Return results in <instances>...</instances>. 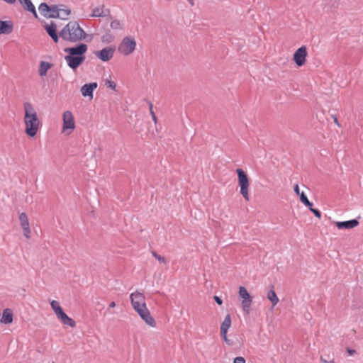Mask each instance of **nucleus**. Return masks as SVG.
<instances>
[{
	"mask_svg": "<svg viewBox=\"0 0 363 363\" xmlns=\"http://www.w3.org/2000/svg\"><path fill=\"white\" fill-rule=\"evenodd\" d=\"M23 108L24 133L28 138H34L41 128L40 119L34 106L30 102L23 103Z\"/></svg>",
	"mask_w": 363,
	"mask_h": 363,
	"instance_id": "obj_1",
	"label": "nucleus"
},
{
	"mask_svg": "<svg viewBox=\"0 0 363 363\" xmlns=\"http://www.w3.org/2000/svg\"><path fill=\"white\" fill-rule=\"evenodd\" d=\"M130 299L133 310L144 323L150 328H155L157 323L147 306L144 294L139 291L133 292L130 295Z\"/></svg>",
	"mask_w": 363,
	"mask_h": 363,
	"instance_id": "obj_2",
	"label": "nucleus"
},
{
	"mask_svg": "<svg viewBox=\"0 0 363 363\" xmlns=\"http://www.w3.org/2000/svg\"><path fill=\"white\" fill-rule=\"evenodd\" d=\"M86 33L77 21H69L60 32V37L64 40L77 43L84 40Z\"/></svg>",
	"mask_w": 363,
	"mask_h": 363,
	"instance_id": "obj_3",
	"label": "nucleus"
},
{
	"mask_svg": "<svg viewBox=\"0 0 363 363\" xmlns=\"http://www.w3.org/2000/svg\"><path fill=\"white\" fill-rule=\"evenodd\" d=\"M238 175V183L240 187V194L244 198L245 201H250V178L246 172L242 169L238 168L236 169Z\"/></svg>",
	"mask_w": 363,
	"mask_h": 363,
	"instance_id": "obj_4",
	"label": "nucleus"
},
{
	"mask_svg": "<svg viewBox=\"0 0 363 363\" xmlns=\"http://www.w3.org/2000/svg\"><path fill=\"white\" fill-rule=\"evenodd\" d=\"M62 125L61 134L65 136L70 135L76 129V121L71 111L67 110L62 113Z\"/></svg>",
	"mask_w": 363,
	"mask_h": 363,
	"instance_id": "obj_5",
	"label": "nucleus"
},
{
	"mask_svg": "<svg viewBox=\"0 0 363 363\" xmlns=\"http://www.w3.org/2000/svg\"><path fill=\"white\" fill-rule=\"evenodd\" d=\"M52 309L53 310L57 318L64 324L71 328L76 326L75 321L69 317L62 310L60 305V303L55 300H53L50 303Z\"/></svg>",
	"mask_w": 363,
	"mask_h": 363,
	"instance_id": "obj_6",
	"label": "nucleus"
},
{
	"mask_svg": "<svg viewBox=\"0 0 363 363\" xmlns=\"http://www.w3.org/2000/svg\"><path fill=\"white\" fill-rule=\"evenodd\" d=\"M136 45L137 43L133 37L126 36L122 39L118 45V51L123 56H128L134 52Z\"/></svg>",
	"mask_w": 363,
	"mask_h": 363,
	"instance_id": "obj_7",
	"label": "nucleus"
},
{
	"mask_svg": "<svg viewBox=\"0 0 363 363\" xmlns=\"http://www.w3.org/2000/svg\"><path fill=\"white\" fill-rule=\"evenodd\" d=\"M238 294L240 298H241L242 310L247 313H248L252 303V296L248 293L247 289L242 286L239 287Z\"/></svg>",
	"mask_w": 363,
	"mask_h": 363,
	"instance_id": "obj_8",
	"label": "nucleus"
},
{
	"mask_svg": "<svg viewBox=\"0 0 363 363\" xmlns=\"http://www.w3.org/2000/svg\"><path fill=\"white\" fill-rule=\"evenodd\" d=\"M308 57V49L306 45L298 48L293 55V60L297 67H302L306 64Z\"/></svg>",
	"mask_w": 363,
	"mask_h": 363,
	"instance_id": "obj_9",
	"label": "nucleus"
},
{
	"mask_svg": "<svg viewBox=\"0 0 363 363\" xmlns=\"http://www.w3.org/2000/svg\"><path fill=\"white\" fill-rule=\"evenodd\" d=\"M231 317L229 313H228L223 322L221 323L220 328V336L222 337L223 341L228 345H232L233 342L228 339L227 333L229 330V328L231 327Z\"/></svg>",
	"mask_w": 363,
	"mask_h": 363,
	"instance_id": "obj_10",
	"label": "nucleus"
},
{
	"mask_svg": "<svg viewBox=\"0 0 363 363\" xmlns=\"http://www.w3.org/2000/svg\"><path fill=\"white\" fill-rule=\"evenodd\" d=\"M88 46L86 44L81 43L74 47L67 48L65 49V52L67 55L85 57V53L87 52Z\"/></svg>",
	"mask_w": 363,
	"mask_h": 363,
	"instance_id": "obj_11",
	"label": "nucleus"
},
{
	"mask_svg": "<svg viewBox=\"0 0 363 363\" xmlns=\"http://www.w3.org/2000/svg\"><path fill=\"white\" fill-rule=\"evenodd\" d=\"M115 48L108 46L104 49L96 51L95 55L97 58L103 62H108L113 57L115 53Z\"/></svg>",
	"mask_w": 363,
	"mask_h": 363,
	"instance_id": "obj_12",
	"label": "nucleus"
},
{
	"mask_svg": "<svg viewBox=\"0 0 363 363\" xmlns=\"http://www.w3.org/2000/svg\"><path fill=\"white\" fill-rule=\"evenodd\" d=\"M20 225L23 230V235L26 239L30 238L31 230L30 227L29 220L26 213H21L18 216Z\"/></svg>",
	"mask_w": 363,
	"mask_h": 363,
	"instance_id": "obj_13",
	"label": "nucleus"
},
{
	"mask_svg": "<svg viewBox=\"0 0 363 363\" xmlns=\"http://www.w3.org/2000/svg\"><path fill=\"white\" fill-rule=\"evenodd\" d=\"M86 57H78L67 55L65 60L67 65L73 70L77 69L85 60Z\"/></svg>",
	"mask_w": 363,
	"mask_h": 363,
	"instance_id": "obj_14",
	"label": "nucleus"
},
{
	"mask_svg": "<svg viewBox=\"0 0 363 363\" xmlns=\"http://www.w3.org/2000/svg\"><path fill=\"white\" fill-rule=\"evenodd\" d=\"M98 87L96 82L85 84L81 87L80 91L84 97H88L89 101L94 98V91Z\"/></svg>",
	"mask_w": 363,
	"mask_h": 363,
	"instance_id": "obj_15",
	"label": "nucleus"
},
{
	"mask_svg": "<svg viewBox=\"0 0 363 363\" xmlns=\"http://www.w3.org/2000/svg\"><path fill=\"white\" fill-rule=\"evenodd\" d=\"M38 11L41 15L46 18H55L56 6H49L45 3H41L38 7Z\"/></svg>",
	"mask_w": 363,
	"mask_h": 363,
	"instance_id": "obj_16",
	"label": "nucleus"
},
{
	"mask_svg": "<svg viewBox=\"0 0 363 363\" xmlns=\"http://www.w3.org/2000/svg\"><path fill=\"white\" fill-rule=\"evenodd\" d=\"M14 29V23L12 20L7 19L5 21L0 20V35H10Z\"/></svg>",
	"mask_w": 363,
	"mask_h": 363,
	"instance_id": "obj_17",
	"label": "nucleus"
},
{
	"mask_svg": "<svg viewBox=\"0 0 363 363\" xmlns=\"http://www.w3.org/2000/svg\"><path fill=\"white\" fill-rule=\"evenodd\" d=\"M56 11L57 12H55V18H61L63 20L67 19L71 14V10L67 6H56Z\"/></svg>",
	"mask_w": 363,
	"mask_h": 363,
	"instance_id": "obj_18",
	"label": "nucleus"
},
{
	"mask_svg": "<svg viewBox=\"0 0 363 363\" xmlns=\"http://www.w3.org/2000/svg\"><path fill=\"white\" fill-rule=\"evenodd\" d=\"M359 222L356 219L347 221H338L335 223V225L338 229H352L357 227Z\"/></svg>",
	"mask_w": 363,
	"mask_h": 363,
	"instance_id": "obj_19",
	"label": "nucleus"
},
{
	"mask_svg": "<svg viewBox=\"0 0 363 363\" xmlns=\"http://www.w3.org/2000/svg\"><path fill=\"white\" fill-rule=\"evenodd\" d=\"M45 29L46 30L48 35L53 40V41L55 43H57L60 35H57L56 25L53 23H51L50 24H47L45 26Z\"/></svg>",
	"mask_w": 363,
	"mask_h": 363,
	"instance_id": "obj_20",
	"label": "nucleus"
},
{
	"mask_svg": "<svg viewBox=\"0 0 363 363\" xmlns=\"http://www.w3.org/2000/svg\"><path fill=\"white\" fill-rule=\"evenodd\" d=\"M13 312L10 308H6L3 311L1 318V323L4 324H10L13 322Z\"/></svg>",
	"mask_w": 363,
	"mask_h": 363,
	"instance_id": "obj_21",
	"label": "nucleus"
},
{
	"mask_svg": "<svg viewBox=\"0 0 363 363\" xmlns=\"http://www.w3.org/2000/svg\"><path fill=\"white\" fill-rule=\"evenodd\" d=\"M22 6L28 11L31 12L35 18H38V14L35 11L34 5L30 0H18Z\"/></svg>",
	"mask_w": 363,
	"mask_h": 363,
	"instance_id": "obj_22",
	"label": "nucleus"
},
{
	"mask_svg": "<svg viewBox=\"0 0 363 363\" xmlns=\"http://www.w3.org/2000/svg\"><path fill=\"white\" fill-rule=\"evenodd\" d=\"M109 13L108 9H105L104 5H101L100 6L96 7L92 10L91 16L92 17H103L106 16V13Z\"/></svg>",
	"mask_w": 363,
	"mask_h": 363,
	"instance_id": "obj_23",
	"label": "nucleus"
},
{
	"mask_svg": "<svg viewBox=\"0 0 363 363\" xmlns=\"http://www.w3.org/2000/svg\"><path fill=\"white\" fill-rule=\"evenodd\" d=\"M52 65L50 62L43 61L40 62L38 69V74L40 77L47 75L48 71L51 68Z\"/></svg>",
	"mask_w": 363,
	"mask_h": 363,
	"instance_id": "obj_24",
	"label": "nucleus"
},
{
	"mask_svg": "<svg viewBox=\"0 0 363 363\" xmlns=\"http://www.w3.org/2000/svg\"><path fill=\"white\" fill-rule=\"evenodd\" d=\"M267 297L271 301L272 307H274L279 301L273 286L267 291Z\"/></svg>",
	"mask_w": 363,
	"mask_h": 363,
	"instance_id": "obj_25",
	"label": "nucleus"
},
{
	"mask_svg": "<svg viewBox=\"0 0 363 363\" xmlns=\"http://www.w3.org/2000/svg\"><path fill=\"white\" fill-rule=\"evenodd\" d=\"M300 201L308 208H311L313 206V203L308 199L307 196L304 194V192H301L299 195Z\"/></svg>",
	"mask_w": 363,
	"mask_h": 363,
	"instance_id": "obj_26",
	"label": "nucleus"
},
{
	"mask_svg": "<svg viewBox=\"0 0 363 363\" xmlns=\"http://www.w3.org/2000/svg\"><path fill=\"white\" fill-rule=\"evenodd\" d=\"M110 26L113 30H121L123 28L121 22L118 19L112 21L111 22Z\"/></svg>",
	"mask_w": 363,
	"mask_h": 363,
	"instance_id": "obj_27",
	"label": "nucleus"
},
{
	"mask_svg": "<svg viewBox=\"0 0 363 363\" xmlns=\"http://www.w3.org/2000/svg\"><path fill=\"white\" fill-rule=\"evenodd\" d=\"M105 85L108 87V88H110L111 89L115 91L116 90V84L115 83V82L112 81L111 79H106L105 80Z\"/></svg>",
	"mask_w": 363,
	"mask_h": 363,
	"instance_id": "obj_28",
	"label": "nucleus"
},
{
	"mask_svg": "<svg viewBox=\"0 0 363 363\" xmlns=\"http://www.w3.org/2000/svg\"><path fill=\"white\" fill-rule=\"evenodd\" d=\"M152 255H153V256H154V257H155V258H156V259H157L160 262L163 263V264H166L167 261H166V259H165L164 257H162V256H161V255H160L157 254V253H156V252H152Z\"/></svg>",
	"mask_w": 363,
	"mask_h": 363,
	"instance_id": "obj_29",
	"label": "nucleus"
},
{
	"mask_svg": "<svg viewBox=\"0 0 363 363\" xmlns=\"http://www.w3.org/2000/svg\"><path fill=\"white\" fill-rule=\"evenodd\" d=\"M150 115L152 116L153 121L156 123L157 121V116H155V112L153 111V106L152 104H150Z\"/></svg>",
	"mask_w": 363,
	"mask_h": 363,
	"instance_id": "obj_30",
	"label": "nucleus"
},
{
	"mask_svg": "<svg viewBox=\"0 0 363 363\" xmlns=\"http://www.w3.org/2000/svg\"><path fill=\"white\" fill-rule=\"evenodd\" d=\"M308 208L315 215L316 218H318V219L321 218V213L318 210L313 208L312 206H311V208Z\"/></svg>",
	"mask_w": 363,
	"mask_h": 363,
	"instance_id": "obj_31",
	"label": "nucleus"
},
{
	"mask_svg": "<svg viewBox=\"0 0 363 363\" xmlns=\"http://www.w3.org/2000/svg\"><path fill=\"white\" fill-rule=\"evenodd\" d=\"M113 40V37L111 35H106L102 37V41L105 43H111Z\"/></svg>",
	"mask_w": 363,
	"mask_h": 363,
	"instance_id": "obj_32",
	"label": "nucleus"
},
{
	"mask_svg": "<svg viewBox=\"0 0 363 363\" xmlns=\"http://www.w3.org/2000/svg\"><path fill=\"white\" fill-rule=\"evenodd\" d=\"M246 361L242 357H237L234 359L233 363H245Z\"/></svg>",
	"mask_w": 363,
	"mask_h": 363,
	"instance_id": "obj_33",
	"label": "nucleus"
},
{
	"mask_svg": "<svg viewBox=\"0 0 363 363\" xmlns=\"http://www.w3.org/2000/svg\"><path fill=\"white\" fill-rule=\"evenodd\" d=\"M294 191L297 195H300L301 192H300L299 186L298 184H296L294 186Z\"/></svg>",
	"mask_w": 363,
	"mask_h": 363,
	"instance_id": "obj_34",
	"label": "nucleus"
},
{
	"mask_svg": "<svg viewBox=\"0 0 363 363\" xmlns=\"http://www.w3.org/2000/svg\"><path fill=\"white\" fill-rule=\"evenodd\" d=\"M213 298H214L215 301H216L218 305H222V304H223V301H222V299H221L220 297H218V296H215L213 297Z\"/></svg>",
	"mask_w": 363,
	"mask_h": 363,
	"instance_id": "obj_35",
	"label": "nucleus"
},
{
	"mask_svg": "<svg viewBox=\"0 0 363 363\" xmlns=\"http://www.w3.org/2000/svg\"><path fill=\"white\" fill-rule=\"evenodd\" d=\"M347 352L349 354V355L352 356L356 353V351L353 349L347 348Z\"/></svg>",
	"mask_w": 363,
	"mask_h": 363,
	"instance_id": "obj_36",
	"label": "nucleus"
},
{
	"mask_svg": "<svg viewBox=\"0 0 363 363\" xmlns=\"http://www.w3.org/2000/svg\"><path fill=\"white\" fill-rule=\"evenodd\" d=\"M320 362L321 363H335L333 360L328 362V361L324 359L322 357H320Z\"/></svg>",
	"mask_w": 363,
	"mask_h": 363,
	"instance_id": "obj_37",
	"label": "nucleus"
},
{
	"mask_svg": "<svg viewBox=\"0 0 363 363\" xmlns=\"http://www.w3.org/2000/svg\"><path fill=\"white\" fill-rule=\"evenodd\" d=\"M333 119H334V123L338 126V127H340V124L338 121V119L336 116H333Z\"/></svg>",
	"mask_w": 363,
	"mask_h": 363,
	"instance_id": "obj_38",
	"label": "nucleus"
},
{
	"mask_svg": "<svg viewBox=\"0 0 363 363\" xmlns=\"http://www.w3.org/2000/svg\"><path fill=\"white\" fill-rule=\"evenodd\" d=\"M116 306V303L114 301H111L110 303H109V307L110 308H114Z\"/></svg>",
	"mask_w": 363,
	"mask_h": 363,
	"instance_id": "obj_39",
	"label": "nucleus"
},
{
	"mask_svg": "<svg viewBox=\"0 0 363 363\" xmlns=\"http://www.w3.org/2000/svg\"><path fill=\"white\" fill-rule=\"evenodd\" d=\"M191 6H194V0H186Z\"/></svg>",
	"mask_w": 363,
	"mask_h": 363,
	"instance_id": "obj_40",
	"label": "nucleus"
}]
</instances>
